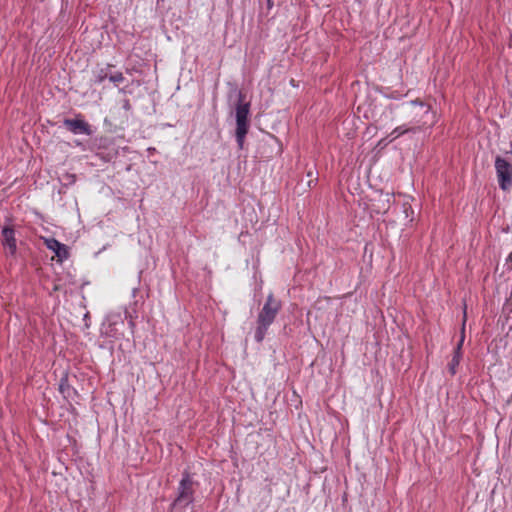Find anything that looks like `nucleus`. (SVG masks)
<instances>
[{
	"label": "nucleus",
	"mask_w": 512,
	"mask_h": 512,
	"mask_svg": "<svg viewBox=\"0 0 512 512\" xmlns=\"http://www.w3.org/2000/svg\"><path fill=\"white\" fill-rule=\"evenodd\" d=\"M281 308V301L276 299L273 294L270 293L257 317V326L254 338L258 343L263 341L268 328L274 322Z\"/></svg>",
	"instance_id": "f257e3e1"
},
{
	"label": "nucleus",
	"mask_w": 512,
	"mask_h": 512,
	"mask_svg": "<svg viewBox=\"0 0 512 512\" xmlns=\"http://www.w3.org/2000/svg\"><path fill=\"white\" fill-rule=\"evenodd\" d=\"M250 104L244 101V95L239 93L238 102L235 107L236 131L235 137L238 147L243 148L245 137L249 130Z\"/></svg>",
	"instance_id": "f03ea898"
},
{
	"label": "nucleus",
	"mask_w": 512,
	"mask_h": 512,
	"mask_svg": "<svg viewBox=\"0 0 512 512\" xmlns=\"http://www.w3.org/2000/svg\"><path fill=\"white\" fill-rule=\"evenodd\" d=\"M198 483L195 482L187 471L182 474V479L179 482L177 488V497L172 503V508L184 509L194 501L195 486Z\"/></svg>",
	"instance_id": "7ed1b4c3"
},
{
	"label": "nucleus",
	"mask_w": 512,
	"mask_h": 512,
	"mask_svg": "<svg viewBox=\"0 0 512 512\" xmlns=\"http://www.w3.org/2000/svg\"><path fill=\"white\" fill-rule=\"evenodd\" d=\"M495 170L499 187L508 191L512 187V164L501 156L495 158Z\"/></svg>",
	"instance_id": "20e7f679"
},
{
	"label": "nucleus",
	"mask_w": 512,
	"mask_h": 512,
	"mask_svg": "<svg viewBox=\"0 0 512 512\" xmlns=\"http://www.w3.org/2000/svg\"><path fill=\"white\" fill-rule=\"evenodd\" d=\"M63 124L73 134H92L90 125L82 119H65Z\"/></svg>",
	"instance_id": "39448f33"
},
{
	"label": "nucleus",
	"mask_w": 512,
	"mask_h": 512,
	"mask_svg": "<svg viewBox=\"0 0 512 512\" xmlns=\"http://www.w3.org/2000/svg\"><path fill=\"white\" fill-rule=\"evenodd\" d=\"M2 237H3V245L9 250L11 255H14L16 252V239H15V231L12 227L5 226L2 228Z\"/></svg>",
	"instance_id": "423d86ee"
},
{
	"label": "nucleus",
	"mask_w": 512,
	"mask_h": 512,
	"mask_svg": "<svg viewBox=\"0 0 512 512\" xmlns=\"http://www.w3.org/2000/svg\"><path fill=\"white\" fill-rule=\"evenodd\" d=\"M46 246L48 249L55 252L56 256L61 260L67 259L69 256V252H68L66 245L60 243L59 241H57L54 238L47 239Z\"/></svg>",
	"instance_id": "0eeeda50"
},
{
	"label": "nucleus",
	"mask_w": 512,
	"mask_h": 512,
	"mask_svg": "<svg viewBox=\"0 0 512 512\" xmlns=\"http://www.w3.org/2000/svg\"><path fill=\"white\" fill-rule=\"evenodd\" d=\"M463 342H464V330L462 331V335H461V338L457 344V347L455 349V354L451 360V363H450V371L452 374H455L456 373V366L460 363V358H461V348H462V345H463Z\"/></svg>",
	"instance_id": "6e6552de"
},
{
	"label": "nucleus",
	"mask_w": 512,
	"mask_h": 512,
	"mask_svg": "<svg viewBox=\"0 0 512 512\" xmlns=\"http://www.w3.org/2000/svg\"><path fill=\"white\" fill-rule=\"evenodd\" d=\"M417 127H408L406 125H401V126H398L396 127L390 134V137H391V141L397 139L398 137H400L401 135L405 134V133H408V132H416L417 131Z\"/></svg>",
	"instance_id": "1a4fd4ad"
},
{
	"label": "nucleus",
	"mask_w": 512,
	"mask_h": 512,
	"mask_svg": "<svg viewBox=\"0 0 512 512\" xmlns=\"http://www.w3.org/2000/svg\"><path fill=\"white\" fill-rule=\"evenodd\" d=\"M109 80L113 83H121L124 80V76L121 72H116L109 75Z\"/></svg>",
	"instance_id": "9d476101"
},
{
	"label": "nucleus",
	"mask_w": 512,
	"mask_h": 512,
	"mask_svg": "<svg viewBox=\"0 0 512 512\" xmlns=\"http://www.w3.org/2000/svg\"><path fill=\"white\" fill-rule=\"evenodd\" d=\"M106 78L109 79L108 69H101L96 75V81L98 83L103 82Z\"/></svg>",
	"instance_id": "9b49d317"
},
{
	"label": "nucleus",
	"mask_w": 512,
	"mask_h": 512,
	"mask_svg": "<svg viewBox=\"0 0 512 512\" xmlns=\"http://www.w3.org/2000/svg\"><path fill=\"white\" fill-rule=\"evenodd\" d=\"M62 181H63L64 185H71V184L75 183L76 176L73 174H65L62 178Z\"/></svg>",
	"instance_id": "f8f14e48"
},
{
	"label": "nucleus",
	"mask_w": 512,
	"mask_h": 512,
	"mask_svg": "<svg viewBox=\"0 0 512 512\" xmlns=\"http://www.w3.org/2000/svg\"><path fill=\"white\" fill-rule=\"evenodd\" d=\"M409 106H416V105H419L421 108H424L425 109V113L428 112L429 110V107L425 106V104L422 102V101H419V100H413V101H410L408 103Z\"/></svg>",
	"instance_id": "ddd939ff"
},
{
	"label": "nucleus",
	"mask_w": 512,
	"mask_h": 512,
	"mask_svg": "<svg viewBox=\"0 0 512 512\" xmlns=\"http://www.w3.org/2000/svg\"><path fill=\"white\" fill-rule=\"evenodd\" d=\"M307 177L309 178L307 184L309 187H311L312 183L315 182L317 179L313 177V171L312 170H309L307 172Z\"/></svg>",
	"instance_id": "4468645a"
},
{
	"label": "nucleus",
	"mask_w": 512,
	"mask_h": 512,
	"mask_svg": "<svg viewBox=\"0 0 512 512\" xmlns=\"http://www.w3.org/2000/svg\"><path fill=\"white\" fill-rule=\"evenodd\" d=\"M122 108L126 111H129L131 109V104H130V101L128 99H124L122 101Z\"/></svg>",
	"instance_id": "2eb2a0df"
},
{
	"label": "nucleus",
	"mask_w": 512,
	"mask_h": 512,
	"mask_svg": "<svg viewBox=\"0 0 512 512\" xmlns=\"http://www.w3.org/2000/svg\"><path fill=\"white\" fill-rule=\"evenodd\" d=\"M274 0H267L268 7H272Z\"/></svg>",
	"instance_id": "dca6fc26"
},
{
	"label": "nucleus",
	"mask_w": 512,
	"mask_h": 512,
	"mask_svg": "<svg viewBox=\"0 0 512 512\" xmlns=\"http://www.w3.org/2000/svg\"><path fill=\"white\" fill-rule=\"evenodd\" d=\"M64 389H65V386H64V384H63V383H61V384H60V390H61V392H62V393H64Z\"/></svg>",
	"instance_id": "f3484780"
},
{
	"label": "nucleus",
	"mask_w": 512,
	"mask_h": 512,
	"mask_svg": "<svg viewBox=\"0 0 512 512\" xmlns=\"http://www.w3.org/2000/svg\"><path fill=\"white\" fill-rule=\"evenodd\" d=\"M507 261L508 262H512V253L509 254L508 258H507Z\"/></svg>",
	"instance_id": "a211bd4d"
}]
</instances>
